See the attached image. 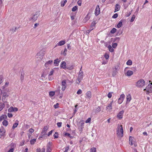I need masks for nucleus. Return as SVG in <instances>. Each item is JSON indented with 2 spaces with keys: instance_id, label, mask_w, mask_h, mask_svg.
I'll use <instances>...</instances> for the list:
<instances>
[{
  "instance_id": "1",
  "label": "nucleus",
  "mask_w": 152,
  "mask_h": 152,
  "mask_svg": "<svg viewBox=\"0 0 152 152\" xmlns=\"http://www.w3.org/2000/svg\"><path fill=\"white\" fill-rule=\"evenodd\" d=\"M118 129L117 130V134L118 137H123V129L122 125L119 126H118Z\"/></svg>"
},
{
  "instance_id": "2",
  "label": "nucleus",
  "mask_w": 152,
  "mask_h": 152,
  "mask_svg": "<svg viewBox=\"0 0 152 152\" xmlns=\"http://www.w3.org/2000/svg\"><path fill=\"white\" fill-rule=\"evenodd\" d=\"M136 86L138 87H142L145 85V81L142 79H140L136 83Z\"/></svg>"
},
{
  "instance_id": "3",
  "label": "nucleus",
  "mask_w": 152,
  "mask_h": 152,
  "mask_svg": "<svg viewBox=\"0 0 152 152\" xmlns=\"http://www.w3.org/2000/svg\"><path fill=\"white\" fill-rule=\"evenodd\" d=\"M39 15V12H35V14L31 18V20L33 21H35L36 20Z\"/></svg>"
},
{
  "instance_id": "4",
  "label": "nucleus",
  "mask_w": 152,
  "mask_h": 152,
  "mask_svg": "<svg viewBox=\"0 0 152 152\" xmlns=\"http://www.w3.org/2000/svg\"><path fill=\"white\" fill-rule=\"evenodd\" d=\"M125 96L124 94H121L118 99V102L119 104H121L123 102Z\"/></svg>"
},
{
  "instance_id": "5",
  "label": "nucleus",
  "mask_w": 152,
  "mask_h": 152,
  "mask_svg": "<svg viewBox=\"0 0 152 152\" xmlns=\"http://www.w3.org/2000/svg\"><path fill=\"white\" fill-rule=\"evenodd\" d=\"M124 111L121 110L120 111L117 115V118L119 120H121L123 118Z\"/></svg>"
},
{
  "instance_id": "6",
  "label": "nucleus",
  "mask_w": 152,
  "mask_h": 152,
  "mask_svg": "<svg viewBox=\"0 0 152 152\" xmlns=\"http://www.w3.org/2000/svg\"><path fill=\"white\" fill-rule=\"evenodd\" d=\"M48 129V128L47 126H45L41 132L40 135L45 136L46 134V132L47 131Z\"/></svg>"
},
{
  "instance_id": "7",
  "label": "nucleus",
  "mask_w": 152,
  "mask_h": 152,
  "mask_svg": "<svg viewBox=\"0 0 152 152\" xmlns=\"http://www.w3.org/2000/svg\"><path fill=\"white\" fill-rule=\"evenodd\" d=\"M100 13V9L99 6L97 5L96 7V9L95 10V15L96 16L98 15Z\"/></svg>"
},
{
  "instance_id": "8",
  "label": "nucleus",
  "mask_w": 152,
  "mask_h": 152,
  "mask_svg": "<svg viewBox=\"0 0 152 152\" xmlns=\"http://www.w3.org/2000/svg\"><path fill=\"white\" fill-rule=\"evenodd\" d=\"M18 108L16 107H10L8 110V111L10 112H16L18 111Z\"/></svg>"
},
{
  "instance_id": "9",
  "label": "nucleus",
  "mask_w": 152,
  "mask_h": 152,
  "mask_svg": "<svg viewBox=\"0 0 152 152\" xmlns=\"http://www.w3.org/2000/svg\"><path fill=\"white\" fill-rule=\"evenodd\" d=\"M118 67L115 66V68L113 69V71L112 72V75L113 77L116 75L117 73Z\"/></svg>"
},
{
  "instance_id": "10",
  "label": "nucleus",
  "mask_w": 152,
  "mask_h": 152,
  "mask_svg": "<svg viewBox=\"0 0 152 152\" xmlns=\"http://www.w3.org/2000/svg\"><path fill=\"white\" fill-rule=\"evenodd\" d=\"M25 75V73L24 71L22 70L21 72L20 76V80L22 83L23 82L24 79V76Z\"/></svg>"
},
{
  "instance_id": "11",
  "label": "nucleus",
  "mask_w": 152,
  "mask_h": 152,
  "mask_svg": "<svg viewBox=\"0 0 152 152\" xmlns=\"http://www.w3.org/2000/svg\"><path fill=\"white\" fill-rule=\"evenodd\" d=\"M60 67L61 68L63 69L66 68L67 66H66V64L65 61H63L61 62L60 65Z\"/></svg>"
},
{
  "instance_id": "12",
  "label": "nucleus",
  "mask_w": 152,
  "mask_h": 152,
  "mask_svg": "<svg viewBox=\"0 0 152 152\" xmlns=\"http://www.w3.org/2000/svg\"><path fill=\"white\" fill-rule=\"evenodd\" d=\"M60 61V60H59L58 58L55 60L54 61V64L55 65V66H58L59 65V63Z\"/></svg>"
},
{
  "instance_id": "13",
  "label": "nucleus",
  "mask_w": 152,
  "mask_h": 152,
  "mask_svg": "<svg viewBox=\"0 0 152 152\" xmlns=\"http://www.w3.org/2000/svg\"><path fill=\"white\" fill-rule=\"evenodd\" d=\"M126 104L129 103L131 100V96L130 94H129L128 95H127L126 97Z\"/></svg>"
},
{
  "instance_id": "14",
  "label": "nucleus",
  "mask_w": 152,
  "mask_h": 152,
  "mask_svg": "<svg viewBox=\"0 0 152 152\" xmlns=\"http://www.w3.org/2000/svg\"><path fill=\"white\" fill-rule=\"evenodd\" d=\"M145 90H149L150 92H152V86H151L150 85L148 86L144 89V91H145Z\"/></svg>"
},
{
  "instance_id": "15",
  "label": "nucleus",
  "mask_w": 152,
  "mask_h": 152,
  "mask_svg": "<svg viewBox=\"0 0 152 152\" xmlns=\"http://www.w3.org/2000/svg\"><path fill=\"white\" fill-rule=\"evenodd\" d=\"M133 139H134V138L133 137H132L131 136H130L129 137V144L132 145L133 144V142H134Z\"/></svg>"
},
{
  "instance_id": "16",
  "label": "nucleus",
  "mask_w": 152,
  "mask_h": 152,
  "mask_svg": "<svg viewBox=\"0 0 152 152\" xmlns=\"http://www.w3.org/2000/svg\"><path fill=\"white\" fill-rule=\"evenodd\" d=\"M120 9V6L118 4H117L115 5V10L114 12H115L118 11V10H119Z\"/></svg>"
},
{
  "instance_id": "17",
  "label": "nucleus",
  "mask_w": 152,
  "mask_h": 152,
  "mask_svg": "<svg viewBox=\"0 0 152 152\" xmlns=\"http://www.w3.org/2000/svg\"><path fill=\"white\" fill-rule=\"evenodd\" d=\"M112 109V105L111 103H110L106 107V110H108L110 111Z\"/></svg>"
},
{
  "instance_id": "18",
  "label": "nucleus",
  "mask_w": 152,
  "mask_h": 152,
  "mask_svg": "<svg viewBox=\"0 0 152 152\" xmlns=\"http://www.w3.org/2000/svg\"><path fill=\"white\" fill-rule=\"evenodd\" d=\"M123 20H120L117 25L116 27L118 28H119L121 27L123 25Z\"/></svg>"
},
{
  "instance_id": "19",
  "label": "nucleus",
  "mask_w": 152,
  "mask_h": 152,
  "mask_svg": "<svg viewBox=\"0 0 152 152\" xmlns=\"http://www.w3.org/2000/svg\"><path fill=\"white\" fill-rule=\"evenodd\" d=\"M19 28H17L15 27H13L12 28L10 29V31L11 32V33L12 34L14 33V32H15L16 30L17 29H18Z\"/></svg>"
},
{
  "instance_id": "20",
  "label": "nucleus",
  "mask_w": 152,
  "mask_h": 152,
  "mask_svg": "<svg viewBox=\"0 0 152 152\" xmlns=\"http://www.w3.org/2000/svg\"><path fill=\"white\" fill-rule=\"evenodd\" d=\"M65 43V41L64 40H62L60 41L57 45L59 46H61L64 45Z\"/></svg>"
},
{
  "instance_id": "21",
  "label": "nucleus",
  "mask_w": 152,
  "mask_h": 152,
  "mask_svg": "<svg viewBox=\"0 0 152 152\" xmlns=\"http://www.w3.org/2000/svg\"><path fill=\"white\" fill-rule=\"evenodd\" d=\"M86 95L87 97L89 99H90L91 97V94L90 91H88L86 93Z\"/></svg>"
},
{
  "instance_id": "22",
  "label": "nucleus",
  "mask_w": 152,
  "mask_h": 152,
  "mask_svg": "<svg viewBox=\"0 0 152 152\" xmlns=\"http://www.w3.org/2000/svg\"><path fill=\"white\" fill-rule=\"evenodd\" d=\"M75 67V65H72L71 66H69L68 65L67 66L66 69L69 70H72V69H73Z\"/></svg>"
},
{
  "instance_id": "23",
  "label": "nucleus",
  "mask_w": 152,
  "mask_h": 152,
  "mask_svg": "<svg viewBox=\"0 0 152 152\" xmlns=\"http://www.w3.org/2000/svg\"><path fill=\"white\" fill-rule=\"evenodd\" d=\"M53 143L51 142H49L47 145V148H52Z\"/></svg>"
},
{
  "instance_id": "24",
  "label": "nucleus",
  "mask_w": 152,
  "mask_h": 152,
  "mask_svg": "<svg viewBox=\"0 0 152 152\" xmlns=\"http://www.w3.org/2000/svg\"><path fill=\"white\" fill-rule=\"evenodd\" d=\"M16 122L13 125V126L12 127V129H14L18 125V120H16Z\"/></svg>"
},
{
  "instance_id": "25",
  "label": "nucleus",
  "mask_w": 152,
  "mask_h": 152,
  "mask_svg": "<svg viewBox=\"0 0 152 152\" xmlns=\"http://www.w3.org/2000/svg\"><path fill=\"white\" fill-rule=\"evenodd\" d=\"M133 74L132 71L130 70H128L126 72V75L128 76H131Z\"/></svg>"
},
{
  "instance_id": "26",
  "label": "nucleus",
  "mask_w": 152,
  "mask_h": 152,
  "mask_svg": "<svg viewBox=\"0 0 152 152\" xmlns=\"http://www.w3.org/2000/svg\"><path fill=\"white\" fill-rule=\"evenodd\" d=\"M60 87H59L57 88V90L55 91V92L57 95H58L60 94Z\"/></svg>"
},
{
  "instance_id": "27",
  "label": "nucleus",
  "mask_w": 152,
  "mask_h": 152,
  "mask_svg": "<svg viewBox=\"0 0 152 152\" xmlns=\"http://www.w3.org/2000/svg\"><path fill=\"white\" fill-rule=\"evenodd\" d=\"M45 149L43 148L41 150L40 148H38L37 149V152H45Z\"/></svg>"
},
{
  "instance_id": "28",
  "label": "nucleus",
  "mask_w": 152,
  "mask_h": 152,
  "mask_svg": "<svg viewBox=\"0 0 152 152\" xmlns=\"http://www.w3.org/2000/svg\"><path fill=\"white\" fill-rule=\"evenodd\" d=\"M3 125L6 126H7L8 124V122L6 120H4L2 122Z\"/></svg>"
},
{
  "instance_id": "29",
  "label": "nucleus",
  "mask_w": 152,
  "mask_h": 152,
  "mask_svg": "<svg viewBox=\"0 0 152 152\" xmlns=\"http://www.w3.org/2000/svg\"><path fill=\"white\" fill-rule=\"evenodd\" d=\"M107 48H108L109 50L111 52H113L114 51V50L112 48L111 46L110 45H109L108 46Z\"/></svg>"
},
{
  "instance_id": "30",
  "label": "nucleus",
  "mask_w": 152,
  "mask_h": 152,
  "mask_svg": "<svg viewBox=\"0 0 152 152\" xmlns=\"http://www.w3.org/2000/svg\"><path fill=\"white\" fill-rule=\"evenodd\" d=\"M101 110V108L99 106H98L95 110L96 113H98Z\"/></svg>"
},
{
  "instance_id": "31",
  "label": "nucleus",
  "mask_w": 152,
  "mask_h": 152,
  "mask_svg": "<svg viewBox=\"0 0 152 152\" xmlns=\"http://www.w3.org/2000/svg\"><path fill=\"white\" fill-rule=\"evenodd\" d=\"M67 51V49L66 48L64 50V51L63 52L62 51H61V54H63L64 56H65L66 55V52Z\"/></svg>"
},
{
  "instance_id": "32",
  "label": "nucleus",
  "mask_w": 152,
  "mask_h": 152,
  "mask_svg": "<svg viewBox=\"0 0 152 152\" xmlns=\"http://www.w3.org/2000/svg\"><path fill=\"white\" fill-rule=\"evenodd\" d=\"M6 93L5 92H4V91L2 92V93H1V94H3V96L2 98V100L3 102H4V101H3V100L4 99H4H5V96H6Z\"/></svg>"
},
{
  "instance_id": "33",
  "label": "nucleus",
  "mask_w": 152,
  "mask_h": 152,
  "mask_svg": "<svg viewBox=\"0 0 152 152\" xmlns=\"http://www.w3.org/2000/svg\"><path fill=\"white\" fill-rule=\"evenodd\" d=\"M117 29L114 28H113L110 31V33L112 34H114L115 33Z\"/></svg>"
},
{
  "instance_id": "34",
  "label": "nucleus",
  "mask_w": 152,
  "mask_h": 152,
  "mask_svg": "<svg viewBox=\"0 0 152 152\" xmlns=\"http://www.w3.org/2000/svg\"><path fill=\"white\" fill-rule=\"evenodd\" d=\"M96 23L97 22H96V21H93L91 24V27L92 28L94 27Z\"/></svg>"
},
{
  "instance_id": "35",
  "label": "nucleus",
  "mask_w": 152,
  "mask_h": 152,
  "mask_svg": "<svg viewBox=\"0 0 152 152\" xmlns=\"http://www.w3.org/2000/svg\"><path fill=\"white\" fill-rule=\"evenodd\" d=\"M132 64V61L131 60H129L126 62L127 65H131Z\"/></svg>"
},
{
  "instance_id": "36",
  "label": "nucleus",
  "mask_w": 152,
  "mask_h": 152,
  "mask_svg": "<svg viewBox=\"0 0 152 152\" xmlns=\"http://www.w3.org/2000/svg\"><path fill=\"white\" fill-rule=\"evenodd\" d=\"M66 80H64L62 81L61 84L62 86H66Z\"/></svg>"
},
{
  "instance_id": "37",
  "label": "nucleus",
  "mask_w": 152,
  "mask_h": 152,
  "mask_svg": "<svg viewBox=\"0 0 152 152\" xmlns=\"http://www.w3.org/2000/svg\"><path fill=\"white\" fill-rule=\"evenodd\" d=\"M36 141V139H31L30 141V142L31 144L33 145L34 144L35 142Z\"/></svg>"
},
{
  "instance_id": "38",
  "label": "nucleus",
  "mask_w": 152,
  "mask_h": 152,
  "mask_svg": "<svg viewBox=\"0 0 152 152\" xmlns=\"http://www.w3.org/2000/svg\"><path fill=\"white\" fill-rule=\"evenodd\" d=\"M54 138H57L58 137V133L57 132H55V134L53 135Z\"/></svg>"
},
{
  "instance_id": "39",
  "label": "nucleus",
  "mask_w": 152,
  "mask_h": 152,
  "mask_svg": "<svg viewBox=\"0 0 152 152\" xmlns=\"http://www.w3.org/2000/svg\"><path fill=\"white\" fill-rule=\"evenodd\" d=\"M5 107L4 103H2L0 104V111H1Z\"/></svg>"
},
{
  "instance_id": "40",
  "label": "nucleus",
  "mask_w": 152,
  "mask_h": 152,
  "mask_svg": "<svg viewBox=\"0 0 152 152\" xmlns=\"http://www.w3.org/2000/svg\"><path fill=\"white\" fill-rule=\"evenodd\" d=\"M77 9V6H75L72 8V10L73 12H75V11H76Z\"/></svg>"
},
{
  "instance_id": "41",
  "label": "nucleus",
  "mask_w": 152,
  "mask_h": 152,
  "mask_svg": "<svg viewBox=\"0 0 152 152\" xmlns=\"http://www.w3.org/2000/svg\"><path fill=\"white\" fill-rule=\"evenodd\" d=\"M55 94V92L54 91H50L49 92V95L50 96H53Z\"/></svg>"
},
{
  "instance_id": "42",
  "label": "nucleus",
  "mask_w": 152,
  "mask_h": 152,
  "mask_svg": "<svg viewBox=\"0 0 152 152\" xmlns=\"http://www.w3.org/2000/svg\"><path fill=\"white\" fill-rule=\"evenodd\" d=\"M3 132H5V130L3 126H2L0 129V133Z\"/></svg>"
},
{
  "instance_id": "43",
  "label": "nucleus",
  "mask_w": 152,
  "mask_h": 152,
  "mask_svg": "<svg viewBox=\"0 0 152 152\" xmlns=\"http://www.w3.org/2000/svg\"><path fill=\"white\" fill-rule=\"evenodd\" d=\"M135 18V15H133L132 17V18L130 20V22H133L134 20V19Z\"/></svg>"
},
{
  "instance_id": "44",
  "label": "nucleus",
  "mask_w": 152,
  "mask_h": 152,
  "mask_svg": "<svg viewBox=\"0 0 152 152\" xmlns=\"http://www.w3.org/2000/svg\"><path fill=\"white\" fill-rule=\"evenodd\" d=\"M120 38L118 37H116L114 39V42H118L120 40Z\"/></svg>"
},
{
  "instance_id": "45",
  "label": "nucleus",
  "mask_w": 152,
  "mask_h": 152,
  "mask_svg": "<svg viewBox=\"0 0 152 152\" xmlns=\"http://www.w3.org/2000/svg\"><path fill=\"white\" fill-rule=\"evenodd\" d=\"M117 45H118L116 43H112V47L113 48H115L117 46Z\"/></svg>"
},
{
  "instance_id": "46",
  "label": "nucleus",
  "mask_w": 152,
  "mask_h": 152,
  "mask_svg": "<svg viewBox=\"0 0 152 152\" xmlns=\"http://www.w3.org/2000/svg\"><path fill=\"white\" fill-rule=\"evenodd\" d=\"M90 150L91 152H96V148H95L93 147L91 148Z\"/></svg>"
},
{
  "instance_id": "47",
  "label": "nucleus",
  "mask_w": 152,
  "mask_h": 152,
  "mask_svg": "<svg viewBox=\"0 0 152 152\" xmlns=\"http://www.w3.org/2000/svg\"><path fill=\"white\" fill-rule=\"evenodd\" d=\"M104 57L106 59H108L109 57V55L108 54L105 53L104 55Z\"/></svg>"
},
{
  "instance_id": "48",
  "label": "nucleus",
  "mask_w": 152,
  "mask_h": 152,
  "mask_svg": "<svg viewBox=\"0 0 152 152\" xmlns=\"http://www.w3.org/2000/svg\"><path fill=\"white\" fill-rule=\"evenodd\" d=\"M82 0H79L77 2V3L78 5L79 6H80L82 4Z\"/></svg>"
},
{
  "instance_id": "49",
  "label": "nucleus",
  "mask_w": 152,
  "mask_h": 152,
  "mask_svg": "<svg viewBox=\"0 0 152 152\" xmlns=\"http://www.w3.org/2000/svg\"><path fill=\"white\" fill-rule=\"evenodd\" d=\"M118 16V14L117 13L115 14L113 16L112 18H116Z\"/></svg>"
},
{
  "instance_id": "50",
  "label": "nucleus",
  "mask_w": 152,
  "mask_h": 152,
  "mask_svg": "<svg viewBox=\"0 0 152 152\" xmlns=\"http://www.w3.org/2000/svg\"><path fill=\"white\" fill-rule=\"evenodd\" d=\"M112 92H109L107 94V96L109 98H110L112 97Z\"/></svg>"
},
{
  "instance_id": "51",
  "label": "nucleus",
  "mask_w": 152,
  "mask_h": 152,
  "mask_svg": "<svg viewBox=\"0 0 152 152\" xmlns=\"http://www.w3.org/2000/svg\"><path fill=\"white\" fill-rule=\"evenodd\" d=\"M62 124V122H58L57 123V126L58 127H60L61 126Z\"/></svg>"
},
{
  "instance_id": "52",
  "label": "nucleus",
  "mask_w": 152,
  "mask_h": 152,
  "mask_svg": "<svg viewBox=\"0 0 152 152\" xmlns=\"http://www.w3.org/2000/svg\"><path fill=\"white\" fill-rule=\"evenodd\" d=\"M82 93V91L81 89H79L77 92V94L79 95L81 94Z\"/></svg>"
},
{
  "instance_id": "53",
  "label": "nucleus",
  "mask_w": 152,
  "mask_h": 152,
  "mask_svg": "<svg viewBox=\"0 0 152 152\" xmlns=\"http://www.w3.org/2000/svg\"><path fill=\"white\" fill-rule=\"evenodd\" d=\"M53 62V60H49L46 63L48 64H51Z\"/></svg>"
},
{
  "instance_id": "54",
  "label": "nucleus",
  "mask_w": 152,
  "mask_h": 152,
  "mask_svg": "<svg viewBox=\"0 0 152 152\" xmlns=\"http://www.w3.org/2000/svg\"><path fill=\"white\" fill-rule=\"evenodd\" d=\"M91 118H89L86 121V123H90L91 122Z\"/></svg>"
},
{
  "instance_id": "55",
  "label": "nucleus",
  "mask_w": 152,
  "mask_h": 152,
  "mask_svg": "<svg viewBox=\"0 0 152 152\" xmlns=\"http://www.w3.org/2000/svg\"><path fill=\"white\" fill-rule=\"evenodd\" d=\"M69 149V146H68L67 147H66V148H65V151H64V152H67Z\"/></svg>"
},
{
  "instance_id": "56",
  "label": "nucleus",
  "mask_w": 152,
  "mask_h": 152,
  "mask_svg": "<svg viewBox=\"0 0 152 152\" xmlns=\"http://www.w3.org/2000/svg\"><path fill=\"white\" fill-rule=\"evenodd\" d=\"M59 105V104L57 103L56 104L54 105V107L56 109L58 107V106Z\"/></svg>"
},
{
  "instance_id": "57",
  "label": "nucleus",
  "mask_w": 152,
  "mask_h": 152,
  "mask_svg": "<svg viewBox=\"0 0 152 152\" xmlns=\"http://www.w3.org/2000/svg\"><path fill=\"white\" fill-rule=\"evenodd\" d=\"M52 151V148H47L46 149V152H51Z\"/></svg>"
},
{
  "instance_id": "58",
  "label": "nucleus",
  "mask_w": 152,
  "mask_h": 152,
  "mask_svg": "<svg viewBox=\"0 0 152 152\" xmlns=\"http://www.w3.org/2000/svg\"><path fill=\"white\" fill-rule=\"evenodd\" d=\"M7 115L9 118H11L13 116L12 114L11 113H8Z\"/></svg>"
},
{
  "instance_id": "59",
  "label": "nucleus",
  "mask_w": 152,
  "mask_h": 152,
  "mask_svg": "<svg viewBox=\"0 0 152 152\" xmlns=\"http://www.w3.org/2000/svg\"><path fill=\"white\" fill-rule=\"evenodd\" d=\"M54 72V71L53 69H52V70L50 72L49 75L50 76L52 75Z\"/></svg>"
},
{
  "instance_id": "60",
  "label": "nucleus",
  "mask_w": 152,
  "mask_h": 152,
  "mask_svg": "<svg viewBox=\"0 0 152 152\" xmlns=\"http://www.w3.org/2000/svg\"><path fill=\"white\" fill-rule=\"evenodd\" d=\"M65 4L63 1H61V6L62 7L64 6Z\"/></svg>"
},
{
  "instance_id": "61",
  "label": "nucleus",
  "mask_w": 152,
  "mask_h": 152,
  "mask_svg": "<svg viewBox=\"0 0 152 152\" xmlns=\"http://www.w3.org/2000/svg\"><path fill=\"white\" fill-rule=\"evenodd\" d=\"M3 76L1 75L0 76V84L2 82Z\"/></svg>"
},
{
  "instance_id": "62",
  "label": "nucleus",
  "mask_w": 152,
  "mask_h": 152,
  "mask_svg": "<svg viewBox=\"0 0 152 152\" xmlns=\"http://www.w3.org/2000/svg\"><path fill=\"white\" fill-rule=\"evenodd\" d=\"M1 117L3 119H6L7 118V116L5 115H3Z\"/></svg>"
},
{
  "instance_id": "63",
  "label": "nucleus",
  "mask_w": 152,
  "mask_h": 152,
  "mask_svg": "<svg viewBox=\"0 0 152 152\" xmlns=\"http://www.w3.org/2000/svg\"><path fill=\"white\" fill-rule=\"evenodd\" d=\"M70 134L69 133H66L65 134H64V136H68V137H70Z\"/></svg>"
},
{
  "instance_id": "64",
  "label": "nucleus",
  "mask_w": 152,
  "mask_h": 152,
  "mask_svg": "<svg viewBox=\"0 0 152 152\" xmlns=\"http://www.w3.org/2000/svg\"><path fill=\"white\" fill-rule=\"evenodd\" d=\"M14 151L13 148H11L7 152H13Z\"/></svg>"
}]
</instances>
